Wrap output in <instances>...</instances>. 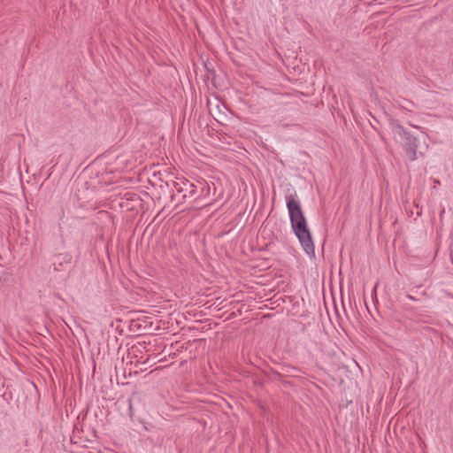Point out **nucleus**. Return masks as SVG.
Here are the masks:
<instances>
[{
    "mask_svg": "<svg viewBox=\"0 0 453 453\" xmlns=\"http://www.w3.org/2000/svg\"><path fill=\"white\" fill-rule=\"evenodd\" d=\"M286 199L294 233L299 239L305 252L308 255L314 254V244L300 203L296 200L293 195L288 196Z\"/></svg>",
    "mask_w": 453,
    "mask_h": 453,
    "instance_id": "1",
    "label": "nucleus"
},
{
    "mask_svg": "<svg viewBox=\"0 0 453 453\" xmlns=\"http://www.w3.org/2000/svg\"><path fill=\"white\" fill-rule=\"evenodd\" d=\"M175 188L179 193H183L184 198L193 197L196 192L195 185L188 181H182L181 183H175Z\"/></svg>",
    "mask_w": 453,
    "mask_h": 453,
    "instance_id": "2",
    "label": "nucleus"
},
{
    "mask_svg": "<svg viewBox=\"0 0 453 453\" xmlns=\"http://www.w3.org/2000/svg\"><path fill=\"white\" fill-rule=\"evenodd\" d=\"M72 260L71 255L68 253H59L54 257L53 267L55 271H59L60 267L65 264H70Z\"/></svg>",
    "mask_w": 453,
    "mask_h": 453,
    "instance_id": "3",
    "label": "nucleus"
},
{
    "mask_svg": "<svg viewBox=\"0 0 453 453\" xmlns=\"http://www.w3.org/2000/svg\"><path fill=\"white\" fill-rule=\"evenodd\" d=\"M208 106H209V111L210 113L213 116V118L219 121V119L222 115H224V112L221 111L220 108H219V104H216L215 107H212V104L211 103H208Z\"/></svg>",
    "mask_w": 453,
    "mask_h": 453,
    "instance_id": "4",
    "label": "nucleus"
},
{
    "mask_svg": "<svg viewBox=\"0 0 453 453\" xmlns=\"http://www.w3.org/2000/svg\"><path fill=\"white\" fill-rule=\"evenodd\" d=\"M410 213L419 217L422 214V207H419L418 204H413V208L410 209Z\"/></svg>",
    "mask_w": 453,
    "mask_h": 453,
    "instance_id": "5",
    "label": "nucleus"
},
{
    "mask_svg": "<svg viewBox=\"0 0 453 453\" xmlns=\"http://www.w3.org/2000/svg\"><path fill=\"white\" fill-rule=\"evenodd\" d=\"M407 298L411 300L414 299L411 296H407Z\"/></svg>",
    "mask_w": 453,
    "mask_h": 453,
    "instance_id": "6",
    "label": "nucleus"
}]
</instances>
